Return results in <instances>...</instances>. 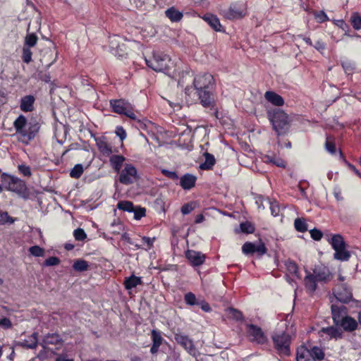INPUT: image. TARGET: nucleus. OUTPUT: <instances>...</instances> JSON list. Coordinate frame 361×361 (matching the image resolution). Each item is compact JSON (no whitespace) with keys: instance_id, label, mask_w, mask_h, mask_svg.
I'll use <instances>...</instances> for the list:
<instances>
[{"instance_id":"nucleus-1","label":"nucleus","mask_w":361,"mask_h":361,"mask_svg":"<svg viewBox=\"0 0 361 361\" xmlns=\"http://www.w3.org/2000/svg\"><path fill=\"white\" fill-rule=\"evenodd\" d=\"M193 88L203 107L209 109H213L215 107V82L210 73H204L197 75L193 80Z\"/></svg>"},{"instance_id":"nucleus-2","label":"nucleus","mask_w":361,"mask_h":361,"mask_svg":"<svg viewBox=\"0 0 361 361\" xmlns=\"http://www.w3.org/2000/svg\"><path fill=\"white\" fill-rule=\"evenodd\" d=\"M13 127L18 140L25 145H28L39 133L41 124L35 118L27 120L25 116L20 115L14 121Z\"/></svg>"},{"instance_id":"nucleus-3","label":"nucleus","mask_w":361,"mask_h":361,"mask_svg":"<svg viewBox=\"0 0 361 361\" xmlns=\"http://www.w3.org/2000/svg\"><path fill=\"white\" fill-rule=\"evenodd\" d=\"M290 317L289 314H279V319L285 320L284 325L286 326V330H276L272 334V341L274 348L280 355H288L290 354V344L291 338L288 332L287 321Z\"/></svg>"},{"instance_id":"nucleus-4","label":"nucleus","mask_w":361,"mask_h":361,"mask_svg":"<svg viewBox=\"0 0 361 361\" xmlns=\"http://www.w3.org/2000/svg\"><path fill=\"white\" fill-rule=\"evenodd\" d=\"M0 180L6 190L13 192L24 199L28 198L27 188L23 180L14 176L3 173Z\"/></svg>"},{"instance_id":"nucleus-5","label":"nucleus","mask_w":361,"mask_h":361,"mask_svg":"<svg viewBox=\"0 0 361 361\" xmlns=\"http://www.w3.org/2000/svg\"><path fill=\"white\" fill-rule=\"evenodd\" d=\"M268 117L278 135H284L289 128L287 114L279 109L268 111Z\"/></svg>"},{"instance_id":"nucleus-6","label":"nucleus","mask_w":361,"mask_h":361,"mask_svg":"<svg viewBox=\"0 0 361 361\" xmlns=\"http://www.w3.org/2000/svg\"><path fill=\"white\" fill-rule=\"evenodd\" d=\"M147 66L157 72H162L169 68L171 59L167 54L154 52L151 59H145Z\"/></svg>"},{"instance_id":"nucleus-7","label":"nucleus","mask_w":361,"mask_h":361,"mask_svg":"<svg viewBox=\"0 0 361 361\" xmlns=\"http://www.w3.org/2000/svg\"><path fill=\"white\" fill-rule=\"evenodd\" d=\"M109 103L114 113L125 115L132 120H138V118L134 112L133 106L128 101L123 99H111Z\"/></svg>"},{"instance_id":"nucleus-8","label":"nucleus","mask_w":361,"mask_h":361,"mask_svg":"<svg viewBox=\"0 0 361 361\" xmlns=\"http://www.w3.org/2000/svg\"><path fill=\"white\" fill-rule=\"evenodd\" d=\"M296 361H316V344L307 341L297 349Z\"/></svg>"},{"instance_id":"nucleus-9","label":"nucleus","mask_w":361,"mask_h":361,"mask_svg":"<svg viewBox=\"0 0 361 361\" xmlns=\"http://www.w3.org/2000/svg\"><path fill=\"white\" fill-rule=\"evenodd\" d=\"M246 13V6L243 3L231 4L229 8L221 11L224 18L228 20H237L243 18Z\"/></svg>"},{"instance_id":"nucleus-10","label":"nucleus","mask_w":361,"mask_h":361,"mask_svg":"<svg viewBox=\"0 0 361 361\" xmlns=\"http://www.w3.org/2000/svg\"><path fill=\"white\" fill-rule=\"evenodd\" d=\"M138 178L136 168L130 164H125L124 169L119 172V181L124 185H130Z\"/></svg>"},{"instance_id":"nucleus-11","label":"nucleus","mask_w":361,"mask_h":361,"mask_svg":"<svg viewBox=\"0 0 361 361\" xmlns=\"http://www.w3.org/2000/svg\"><path fill=\"white\" fill-rule=\"evenodd\" d=\"M247 336L250 341L258 344H264L267 342V337L262 329L255 324H247Z\"/></svg>"},{"instance_id":"nucleus-12","label":"nucleus","mask_w":361,"mask_h":361,"mask_svg":"<svg viewBox=\"0 0 361 361\" xmlns=\"http://www.w3.org/2000/svg\"><path fill=\"white\" fill-rule=\"evenodd\" d=\"M174 338L176 341L183 346L185 350L191 355L195 357L197 354V350L195 347L193 341L188 336L182 334H175Z\"/></svg>"},{"instance_id":"nucleus-13","label":"nucleus","mask_w":361,"mask_h":361,"mask_svg":"<svg viewBox=\"0 0 361 361\" xmlns=\"http://www.w3.org/2000/svg\"><path fill=\"white\" fill-rule=\"evenodd\" d=\"M285 266L287 271L286 275V281L288 283L293 285L295 282V279L301 278L298 274V267L297 264L291 260H287L285 262Z\"/></svg>"},{"instance_id":"nucleus-14","label":"nucleus","mask_w":361,"mask_h":361,"mask_svg":"<svg viewBox=\"0 0 361 361\" xmlns=\"http://www.w3.org/2000/svg\"><path fill=\"white\" fill-rule=\"evenodd\" d=\"M335 297L342 303H348L353 298L351 289L346 283H342L338 286V290L335 293Z\"/></svg>"},{"instance_id":"nucleus-15","label":"nucleus","mask_w":361,"mask_h":361,"mask_svg":"<svg viewBox=\"0 0 361 361\" xmlns=\"http://www.w3.org/2000/svg\"><path fill=\"white\" fill-rule=\"evenodd\" d=\"M185 257L193 267H199L204 262L205 255L200 252L188 250Z\"/></svg>"},{"instance_id":"nucleus-16","label":"nucleus","mask_w":361,"mask_h":361,"mask_svg":"<svg viewBox=\"0 0 361 361\" xmlns=\"http://www.w3.org/2000/svg\"><path fill=\"white\" fill-rule=\"evenodd\" d=\"M331 308L334 323L338 326V323L346 316V307L343 305H332Z\"/></svg>"},{"instance_id":"nucleus-17","label":"nucleus","mask_w":361,"mask_h":361,"mask_svg":"<svg viewBox=\"0 0 361 361\" xmlns=\"http://www.w3.org/2000/svg\"><path fill=\"white\" fill-rule=\"evenodd\" d=\"M16 344L19 346L34 349L37 346L38 344V334L34 332L27 338L20 339L16 342Z\"/></svg>"},{"instance_id":"nucleus-18","label":"nucleus","mask_w":361,"mask_h":361,"mask_svg":"<svg viewBox=\"0 0 361 361\" xmlns=\"http://www.w3.org/2000/svg\"><path fill=\"white\" fill-rule=\"evenodd\" d=\"M35 98L33 95L29 94L20 99V109L23 112H31L34 110Z\"/></svg>"},{"instance_id":"nucleus-19","label":"nucleus","mask_w":361,"mask_h":361,"mask_svg":"<svg viewBox=\"0 0 361 361\" xmlns=\"http://www.w3.org/2000/svg\"><path fill=\"white\" fill-rule=\"evenodd\" d=\"M197 177L190 173H185L180 178V185L184 190H190L196 183Z\"/></svg>"},{"instance_id":"nucleus-20","label":"nucleus","mask_w":361,"mask_h":361,"mask_svg":"<svg viewBox=\"0 0 361 361\" xmlns=\"http://www.w3.org/2000/svg\"><path fill=\"white\" fill-rule=\"evenodd\" d=\"M338 325L343 327L344 331L347 332H352L357 329L358 323L357 321L350 317V316H345L344 318L338 323Z\"/></svg>"},{"instance_id":"nucleus-21","label":"nucleus","mask_w":361,"mask_h":361,"mask_svg":"<svg viewBox=\"0 0 361 361\" xmlns=\"http://www.w3.org/2000/svg\"><path fill=\"white\" fill-rule=\"evenodd\" d=\"M333 279V274L326 266L317 268V282L328 283Z\"/></svg>"},{"instance_id":"nucleus-22","label":"nucleus","mask_w":361,"mask_h":361,"mask_svg":"<svg viewBox=\"0 0 361 361\" xmlns=\"http://www.w3.org/2000/svg\"><path fill=\"white\" fill-rule=\"evenodd\" d=\"M109 163L115 172L119 173L121 170L123 162L126 160L125 157L120 154H111L109 156Z\"/></svg>"},{"instance_id":"nucleus-23","label":"nucleus","mask_w":361,"mask_h":361,"mask_svg":"<svg viewBox=\"0 0 361 361\" xmlns=\"http://www.w3.org/2000/svg\"><path fill=\"white\" fill-rule=\"evenodd\" d=\"M264 98L271 104L281 106L284 104V100L281 96L273 91H267L264 94Z\"/></svg>"},{"instance_id":"nucleus-24","label":"nucleus","mask_w":361,"mask_h":361,"mask_svg":"<svg viewBox=\"0 0 361 361\" xmlns=\"http://www.w3.org/2000/svg\"><path fill=\"white\" fill-rule=\"evenodd\" d=\"M96 143L98 149L103 155L109 157L112 154V147L111 145L106 141L105 138L96 139Z\"/></svg>"},{"instance_id":"nucleus-25","label":"nucleus","mask_w":361,"mask_h":361,"mask_svg":"<svg viewBox=\"0 0 361 361\" xmlns=\"http://www.w3.org/2000/svg\"><path fill=\"white\" fill-rule=\"evenodd\" d=\"M203 19L215 31H223V30L221 29L222 27L220 23L219 19L216 16L211 13H207L204 16Z\"/></svg>"},{"instance_id":"nucleus-26","label":"nucleus","mask_w":361,"mask_h":361,"mask_svg":"<svg viewBox=\"0 0 361 361\" xmlns=\"http://www.w3.org/2000/svg\"><path fill=\"white\" fill-rule=\"evenodd\" d=\"M204 161L200 165V169L202 170H210L214 166L216 159L214 156L208 152L204 153Z\"/></svg>"},{"instance_id":"nucleus-27","label":"nucleus","mask_w":361,"mask_h":361,"mask_svg":"<svg viewBox=\"0 0 361 361\" xmlns=\"http://www.w3.org/2000/svg\"><path fill=\"white\" fill-rule=\"evenodd\" d=\"M141 283V278L136 276L134 274H132L130 276L126 278L124 281V286L127 290H131L135 288L137 286L140 285Z\"/></svg>"},{"instance_id":"nucleus-28","label":"nucleus","mask_w":361,"mask_h":361,"mask_svg":"<svg viewBox=\"0 0 361 361\" xmlns=\"http://www.w3.org/2000/svg\"><path fill=\"white\" fill-rule=\"evenodd\" d=\"M314 273L315 270H313L312 274H308L305 278V287L310 293H313L316 290V276Z\"/></svg>"},{"instance_id":"nucleus-29","label":"nucleus","mask_w":361,"mask_h":361,"mask_svg":"<svg viewBox=\"0 0 361 361\" xmlns=\"http://www.w3.org/2000/svg\"><path fill=\"white\" fill-rule=\"evenodd\" d=\"M165 14L172 22H178L183 18V13L174 7L168 8L165 11Z\"/></svg>"},{"instance_id":"nucleus-30","label":"nucleus","mask_w":361,"mask_h":361,"mask_svg":"<svg viewBox=\"0 0 361 361\" xmlns=\"http://www.w3.org/2000/svg\"><path fill=\"white\" fill-rule=\"evenodd\" d=\"M226 313L227 317L230 319L235 320L237 322H243L244 321V317L243 312L240 310L235 309L233 307H228L226 310Z\"/></svg>"},{"instance_id":"nucleus-31","label":"nucleus","mask_w":361,"mask_h":361,"mask_svg":"<svg viewBox=\"0 0 361 361\" xmlns=\"http://www.w3.org/2000/svg\"><path fill=\"white\" fill-rule=\"evenodd\" d=\"M67 133L66 128L61 125L56 128L54 136L59 143L63 144L66 138Z\"/></svg>"},{"instance_id":"nucleus-32","label":"nucleus","mask_w":361,"mask_h":361,"mask_svg":"<svg viewBox=\"0 0 361 361\" xmlns=\"http://www.w3.org/2000/svg\"><path fill=\"white\" fill-rule=\"evenodd\" d=\"M334 250V259L341 261H348L349 259L350 254L348 250H346L345 247H342L341 248H338V250Z\"/></svg>"},{"instance_id":"nucleus-33","label":"nucleus","mask_w":361,"mask_h":361,"mask_svg":"<svg viewBox=\"0 0 361 361\" xmlns=\"http://www.w3.org/2000/svg\"><path fill=\"white\" fill-rule=\"evenodd\" d=\"M264 162L270 163L281 168H284L286 166L285 161L281 157L275 155H267L264 157Z\"/></svg>"},{"instance_id":"nucleus-34","label":"nucleus","mask_w":361,"mask_h":361,"mask_svg":"<svg viewBox=\"0 0 361 361\" xmlns=\"http://www.w3.org/2000/svg\"><path fill=\"white\" fill-rule=\"evenodd\" d=\"M329 242L334 250H338L342 247H345L344 240L343 237L339 234L334 235Z\"/></svg>"},{"instance_id":"nucleus-35","label":"nucleus","mask_w":361,"mask_h":361,"mask_svg":"<svg viewBox=\"0 0 361 361\" xmlns=\"http://www.w3.org/2000/svg\"><path fill=\"white\" fill-rule=\"evenodd\" d=\"M61 341V336L56 333L48 334L42 339L43 345L56 344Z\"/></svg>"},{"instance_id":"nucleus-36","label":"nucleus","mask_w":361,"mask_h":361,"mask_svg":"<svg viewBox=\"0 0 361 361\" xmlns=\"http://www.w3.org/2000/svg\"><path fill=\"white\" fill-rule=\"evenodd\" d=\"M88 267V262L82 259H76L73 264V269L77 271H86L87 270Z\"/></svg>"},{"instance_id":"nucleus-37","label":"nucleus","mask_w":361,"mask_h":361,"mask_svg":"<svg viewBox=\"0 0 361 361\" xmlns=\"http://www.w3.org/2000/svg\"><path fill=\"white\" fill-rule=\"evenodd\" d=\"M322 331L326 334L328 336H329L330 338H341L342 336L341 332L338 329H336L334 326L323 328L322 329Z\"/></svg>"},{"instance_id":"nucleus-38","label":"nucleus","mask_w":361,"mask_h":361,"mask_svg":"<svg viewBox=\"0 0 361 361\" xmlns=\"http://www.w3.org/2000/svg\"><path fill=\"white\" fill-rule=\"evenodd\" d=\"M117 208L120 210H123L128 212H132L134 211V205L132 202L130 201H120L117 204Z\"/></svg>"},{"instance_id":"nucleus-39","label":"nucleus","mask_w":361,"mask_h":361,"mask_svg":"<svg viewBox=\"0 0 361 361\" xmlns=\"http://www.w3.org/2000/svg\"><path fill=\"white\" fill-rule=\"evenodd\" d=\"M325 149L331 154H336V145L334 138L331 136H327L324 145Z\"/></svg>"},{"instance_id":"nucleus-40","label":"nucleus","mask_w":361,"mask_h":361,"mask_svg":"<svg viewBox=\"0 0 361 361\" xmlns=\"http://www.w3.org/2000/svg\"><path fill=\"white\" fill-rule=\"evenodd\" d=\"M38 38L34 33L27 34L25 38L24 47H33L37 42Z\"/></svg>"},{"instance_id":"nucleus-41","label":"nucleus","mask_w":361,"mask_h":361,"mask_svg":"<svg viewBox=\"0 0 361 361\" xmlns=\"http://www.w3.org/2000/svg\"><path fill=\"white\" fill-rule=\"evenodd\" d=\"M294 227L298 232H304L307 230V225L304 219L297 218L294 221Z\"/></svg>"},{"instance_id":"nucleus-42","label":"nucleus","mask_w":361,"mask_h":361,"mask_svg":"<svg viewBox=\"0 0 361 361\" xmlns=\"http://www.w3.org/2000/svg\"><path fill=\"white\" fill-rule=\"evenodd\" d=\"M184 301L188 305H190V306H193L195 305H198L199 302H200L197 299L195 295L191 292H189V293H187L186 294H185Z\"/></svg>"},{"instance_id":"nucleus-43","label":"nucleus","mask_w":361,"mask_h":361,"mask_svg":"<svg viewBox=\"0 0 361 361\" xmlns=\"http://www.w3.org/2000/svg\"><path fill=\"white\" fill-rule=\"evenodd\" d=\"M83 166L82 164H76L75 166L71 169L70 172V176L72 178H79L82 173H83Z\"/></svg>"},{"instance_id":"nucleus-44","label":"nucleus","mask_w":361,"mask_h":361,"mask_svg":"<svg viewBox=\"0 0 361 361\" xmlns=\"http://www.w3.org/2000/svg\"><path fill=\"white\" fill-rule=\"evenodd\" d=\"M240 229L243 233H252L255 231V226L252 223L245 221L240 224Z\"/></svg>"},{"instance_id":"nucleus-45","label":"nucleus","mask_w":361,"mask_h":361,"mask_svg":"<svg viewBox=\"0 0 361 361\" xmlns=\"http://www.w3.org/2000/svg\"><path fill=\"white\" fill-rule=\"evenodd\" d=\"M152 338L154 345H156L158 346H160L161 345L162 341H163V338L161 336L160 331L153 329L152 331Z\"/></svg>"},{"instance_id":"nucleus-46","label":"nucleus","mask_w":361,"mask_h":361,"mask_svg":"<svg viewBox=\"0 0 361 361\" xmlns=\"http://www.w3.org/2000/svg\"><path fill=\"white\" fill-rule=\"evenodd\" d=\"M32 53L30 48L24 47H23L22 59L25 63H29L32 61Z\"/></svg>"},{"instance_id":"nucleus-47","label":"nucleus","mask_w":361,"mask_h":361,"mask_svg":"<svg viewBox=\"0 0 361 361\" xmlns=\"http://www.w3.org/2000/svg\"><path fill=\"white\" fill-rule=\"evenodd\" d=\"M15 219L10 216L6 212H0V224H13Z\"/></svg>"},{"instance_id":"nucleus-48","label":"nucleus","mask_w":361,"mask_h":361,"mask_svg":"<svg viewBox=\"0 0 361 361\" xmlns=\"http://www.w3.org/2000/svg\"><path fill=\"white\" fill-rule=\"evenodd\" d=\"M29 252L35 257H43L44 255V250L38 245L30 247Z\"/></svg>"},{"instance_id":"nucleus-49","label":"nucleus","mask_w":361,"mask_h":361,"mask_svg":"<svg viewBox=\"0 0 361 361\" xmlns=\"http://www.w3.org/2000/svg\"><path fill=\"white\" fill-rule=\"evenodd\" d=\"M242 251L245 255H252L255 253V243H245L242 247Z\"/></svg>"},{"instance_id":"nucleus-50","label":"nucleus","mask_w":361,"mask_h":361,"mask_svg":"<svg viewBox=\"0 0 361 361\" xmlns=\"http://www.w3.org/2000/svg\"><path fill=\"white\" fill-rule=\"evenodd\" d=\"M19 172L24 176L30 177L32 175L31 169L29 166L22 164L18 166Z\"/></svg>"},{"instance_id":"nucleus-51","label":"nucleus","mask_w":361,"mask_h":361,"mask_svg":"<svg viewBox=\"0 0 361 361\" xmlns=\"http://www.w3.org/2000/svg\"><path fill=\"white\" fill-rule=\"evenodd\" d=\"M351 23L355 30L361 28V17L357 13H354L351 17Z\"/></svg>"},{"instance_id":"nucleus-52","label":"nucleus","mask_w":361,"mask_h":361,"mask_svg":"<svg viewBox=\"0 0 361 361\" xmlns=\"http://www.w3.org/2000/svg\"><path fill=\"white\" fill-rule=\"evenodd\" d=\"M267 252V248L263 243L259 242L255 243V253H257L259 255H262Z\"/></svg>"},{"instance_id":"nucleus-53","label":"nucleus","mask_w":361,"mask_h":361,"mask_svg":"<svg viewBox=\"0 0 361 361\" xmlns=\"http://www.w3.org/2000/svg\"><path fill=\"white\" fill-rule=\"evenodd\" d=\"M74 237L77 240H83L86 238L87 235L83 229L77 228L73 232Z\"/></svg>"},{"instance_id":"nucleus-54","label":"nucleus","mask_w":361,"mask_h":361,"mask_svg":"<svg viewBox=\"0 0 361 361\" xmlns=\"http://www.w3.org/2000/svg\"><path fill=\"white\" fill-rule=\"evenodd\" d=\"M142 241L143 243V245H145L144 250H148L153 247L154 238L144 236L142 238Z\"/></svg>"},{"instance_id":"nucleus-55","label":"nucleus","mask_w":361,"mask_h":361,"mask_svg":"<svg viewBox=\"0 0 361 361\" xmlns=\"http://www.w3.org/2000/svg\"><path fill=\"white\" fill-rule=\"evenodd\" d=\"M60 263L59 258L56 257H50L44 262V266L51 267L56 266Z\"/></svg>"},{"instance_id":"nucleus-56","label":"nucleus","mask_w":361,"mask_h":361,"mask_svg":"<svg viewBox=\"0 0 361 361\" xmlns=\"http://www.w3.org/2000/svg\"><path fill=\"white\" fill-rule=\"evenodd\" d=\"M145 212H146V210L145 208H142V207L135 208L134 207V211H133L132 212L134 213V219L136 220H139L142 217L145 216Z\"/></svg>"},{"instance_id":"nucleus-57","label":"nucleus","mask_w":361,"mask_h":361,"mask_svg":"<svg viewBox=\"0 0 361 361\" xmlns=\"http://www.w3.org/2000/svg\"><path fill=\"white\" fill-rule=\"evenodd\" d=\"M0 326L4 329H8L12 327V323L9 319L3 317L0 319Z\"/></svg>"},{"instance_id":"nucleus-58","label":"nucleus","mask_w":361,"mask_h":361,"mask_svg":"<svg viewBox=\"0 0 361 361\" xmlns=\"http://www.w3.org/2000/svg\"><path fill=\"white\" fill-rule=\"evenodd\" d=\"M116 134L120 138L121 141L123 142L126 137V133L122 126H117L116 128Z\"/></svg>"},{"instance_id":"nucleus-59","label":"nucleus","mask_w":361,"mask_h":361,"mask_svg":"<svg viewBox=\"0 0 361 361\" xmlns=\"http://www.w3.org/2000/svg\"><path fill=\"white\" fill-rule=\"evenodd\" d=\"M162 174H164L166 177L172 179V180H177L178 178V176L175 171H171L166 169H162L161 170Z\"/></svg>"},{"instance_id":"nucleus-60","label":"nucleus","mask_w":361,"mask_h":361,"mask_svg":"<svg viewBox=\"0 0 361 361\" xmlns=\"http://www.w3.org/2000/svg\"><path fill=\"white\" fill-rule=\"evenodd\" d=\"M194 209L192 203L184 204L181 207V212L183 214H188Z\"/></svg>"},{"instance_id":"nucleus-61","label":"nucleus","mask_w":361,"mask_h":361,"mask_svg":"<svg viewBox=\"0 0 361 361\" xmlns=\"http://www.w3.org/2000/svg\"><path fill=\"white\" fill-rule=\"evenodd\" d=\"M271 213L274 216H277L279 214V207L276 202H269Z\"/></svg>"},{"instance_id":"nucleus-62","label":"nucleus","mask_w":361,"mask_h":361,"mask_svg":"<svg viewBox=\"0 0 361 361\" xmlns=\"http://www.w3.org/2000/svg\"><path fill=\"white\" fill-rule=\"evenodd\" d=\"M198 305L200 306L201 309L205 312H211L212 309H211V307L210 305H209V303H207V302H205L204 300H200L199 302V304Z\"/></svg>"},{"instance_id":"nucleus-63","label":"nucleus","mask_w":361,"mask_h":361,"mask_svg":"<svg viewBox=\"0 0 361 361\" xmlns=\"http://www.w3.org/2000/svg\"><path fill=\"white\" fill-rule=\"evenodd\" d=\"M342 66L347 73H350L353 70V65L350 62H343Z\"/></svg>"},{"instance_id":"nucleus-64","label":"nucleus","mask_w":361,"mask_h":361,"mask_svg":"<svg viewBox=\"0 0 361 361\" xmlns=\"http://www.w3.org/2000/svg\"><path fill=\"white\" fill-rule=\"evenodd\" d=\"M55 361H74L73 359L68 357L66 354H60L57 356Z\"/></svg>"}]
</instances>
